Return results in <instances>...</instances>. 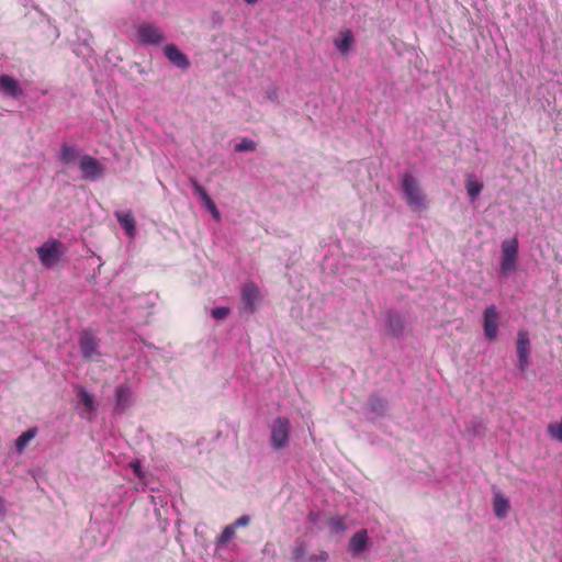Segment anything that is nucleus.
<instances>
[{
	"instance_id": "nucleus-26",
	"label": "nucleus",
	"mask_w": 562,
	"mask_h": 562,
	"mask_svg": "<svg viewBox=\"0 0 562 562\" xmlns=\"http://www.w3.org/2000/svg\"><path fill=\"white\" fill-rule=\"evenodd\" d=\"M465 189L471 199H475L483 189V183L471 178L465 181Z\"/></svg>"
},
{
	"instance_id": "nucleus-24",
	"label": "nucleus",
	"mask_w": 562,
	"mask_h": 562,
	"mask_svg": "<svg viewBox=\"0 0 562 562\" xmlns=\"http://www.w3.org/2000/svg\"><path fill=\"white\" fill-rule=\"evenodd\" d=\"M369 406L372 412L376 414H384L387 408V402L382 397L372 396L369 400Z\"/></svg>"
},
{
	"instance_id": "nucleus-30",
	"label": "nucleus",
	"mask_w": 562,
	"mask_h": 562,
	"mask_svg": "<svg viewBox=\"0 0 562 562\" xmlns=\"http://www.w3.org/2000/svg\"><path fill=\"white\" fill-rule=\"evenodd\" d=\"M229 308L228 307H215L212 310V316L215 319H225L229 315Z\"/></svg>"
},
{
	"instance_id": "nucleus-4",
	"label": "nucleus",
	"mask_w": 562,
	"mask_h": 562,
	"mask_svg": "<svg viewBox=\"0 0 562 562\" xmlns=\"http://www.w3.org/2000/svg\"><path fill=\"white\" fill-rule=\"evenodd\" d=\"M79 347L83 359L88 362L94 361L100 356V340L93 335V333L90 329H85L80 334Z\"/></svg>"
},
{
	"instance_id": "nucleus-10",
	"label": "nucleus",
	"mask_w": 562,
	"mask_h": 562,
	"mask_svg": "<svg viewBox=\"0 0 562 562\" xmlns=\"http://www.w3.org/2000/svg\"><path fill=\"white\" fill-rule=\"evenodd\" d=\"M259 297V288L252 283L248 282L244 284L241 289V303L243 310L247 313H254L256 310V301Z\"/></svg>"
},
{
	"instance_id": "nucleus-5",
	"label": "nucleus",
	"mask_w": 562,
	"mask_h": 562,
	"mask_svg": "<svg viewBox=\"0 0 562 562\" xmlns=\"http://www.w3.org/2000/svg\"><path fill=\"white\" fill-rule=\"evenodd\" d=\"M516 352L518 358L517 367L521 372H525L530 366V339L529 333L520 329L517 333Z\"/></svg>"
},
{
	"instance_id": "nucleus-17",
	"label": "nucleus",
	"mask_w": 562,
	"mask_h": 562,
	"mask_svg": "<svg viewBox=\"0 0 562 562\" xmlns=\"http://www.w3.org/2000/svg\"><path fill=\"white\" fill-rule=\"evenodd\" d=\"M493 509H494V514L496 517H498V518L506 517L510 509L508 499L505 496H503L501 493H497L494 496Z\"/></svg>"
},
{
	"instance_id": "nucleus-18",
	"label": "nucleus",
	"mask_w": 562,
	"mask_h": 562,
	"mask_svg": "<svg viewBox=\"0 0 562 562\" xmlns=\"http://www.w3.org/2000/svg\"><path fill=\"white\" fill-rule=\"evenodd\" d=\"M115 217L117 222L122 225V227L126 231L130 236H133L135 233V220L131 212L115 213Z\"/></svg>"
},
{
	"instance_id": "nucleus-8",
	"label": "nucleus",
	"mask_w": 562,
	"mask_h": 562,
	"mask_svg": "<svg viewBox=\"0 0 562 562\" xmlns=\"http://www.w3.org/2000/svg\"><path fill=\"white\" fill-rule=\"evenodd\" d=\"M79 167L83 177L91 181L99 179L104 173L102 164L97 158L89 155H83L80 158Z\"/></svg>"
},
{
	"instance_id": "nucleus-9",
	"label": "nucleus",
	"mask_w": 562,
	"mask_h": 562,
	"mask_svg": "<svg viewBox=\"0 0 562 562\" xmlns=\"http://www.w3.org/2000/svg\"><path fill=\"white\" fill-rule=\"evenodd\" d=\"M499 313L495 305H490L483 313V329L487 339L494 340L498 331Z\"/></svg>"
},
{
	"instance_id": "nucleus-6",
	"label": "nucleus",
	"mask_w": 562,
	"mask_h": 562,
	"mask_svg": "<svg viewBox=\"0 0 562 562\" xmlns=\"http://www.w3.org/2000/svg\"><path fill=\"white\" fill-rule=\"evenodd\" d=\"M518 255V241L516 238L506 239L502 243L501 269L503 273H508L515 269Z\"/></svg>"
},
{
	"instance_id": "nucleus-33",
	"label": "nucleus",
	"mask_w": 562,
	"mask_h": 562,
	"mask_svg": "<svg viewBox=\"0 0 562 562\" xmlns=\"http://www.w3.org/2000/svg\"><path fill=\"white\" fill-rule=\"evenodd\" d=\"M131 467H132V469H133L134 473H135L138 477H140V476H142V467H140V463H139V462H133V463L131 464Z\"/></svg>"
},
{
	"instance_id": "nucleus-31",
	"label": "nucleus",
	"mask_w": 562,
	"mask_h": 562,
	"mask_svg": "<svg viewBox=\"0 0 562 562\" xmlns=\"http://www.w3.org/2000/svg\"><path fill=\"white\" fill-rule=\"evenodd\" d=\"M329 559L326 551H321L317 554H311L305 559V562H327Z\"/></svg>"
},
{
	"instance_id": "nucleus-22",
	"label": "nucleus",
	"mask_w": 562,
	"mask_h": 562,
	"mask_svg": "<svg viewBox=\"0 0 562 562\" xmlns=\"http://www.w3.org/2000/svg\"><path fill=\"white\" fill-rule=\"evenodd\" d=\"M291 553L294 562H305L306 546L304 541L296 539Z\"/></svg>"
},
{
	"instance_id": "nucleus-7",
	"label": "nucleus",
	"mask_w": 562,
	"mask_h": 562,
	"mask_svg": "<svg viewBox=\"0 0 562 562\" xmlns=\"http://www.w3.org/2000/svg\"><path fill=\"white\" fill-rule=\"evenodd\" d=\"M136 32L139 41L146 45H159L165 40L161 31L151 23L144 22L139 24Z\"/></svg>"
},
{
	"instance_id": "nucleus-2",
	"label": "nucleus",
	"mask_w": 562,
	"mask_h": 562,
	"mask_svg": "<svg viewBox=\"0 0 562 562\" xmlns=\"http://www.w3.org/2000/svg\"><path fill=\"white\" fill-rule=\"evenodd\" d=\"M66 248L64 245L57 239H49L45 241L42 246L36 249L41 263L45 268H52L56 266L63 255L65 254Z\"/></svg>"
},
{
	"instance_id": "nucleus-27",
	"label": "nucleus",
	"mask_w": 562,
	"mask_h": 562,
	"mask_svg": "<svg viewBox=\"0 0 562 562\" xmlns=\"http://www.w3.org/2000/svg\"><path fill=\"white\" fill-rule=\"evenodd\" d=\"M547 430L552 439L562 442V418L559 422L550 423Z\"/></svg>"
},
{
	"instance_id": "nucleus-29",
	"label": "nucleus",
	"mask_w": 562,
	"mask_h": 562,
	"mask_svg": "<svg viewBox=\"0 0 562 562\" xmlns=\"http://www.w3.org/2000/svg\"><path fill=\"white\" fill-rule=\"evenodd\" d=\"M256 149V143L251 139L244 138L235 147L236 151H252Z\"/></svg>"
},
{
	"instance_id": "nucleus-25",
	"label": "nucleus",
	"mask_w": 562,
	"mask_h": 562,
	"mask_svg": "<svg viewBox=\"0 0 562 562\" xmlns=\"http://www.w3.org/2000/svg\"><path fill=\"white\" fill-rule=\"evenodd\" d=\"M236 536V528L229 524L227 525L221 535L216 538V544L222 546L229 542Z\"/></svg>"
},
{
	"instance_id": "nucleus-15",
	"label": "nucleus",
	"mask_w": 562,
	"mask_h": 562,
	"mask_svg": "<svg viewBox=\"0 0 562 562\" xmlns=\"http://www.w3.org/2000/svg\"><path fill=\"white\" fill-rule=\"evenodd\" d=\"M368 532L366 529L357 531L349 540V551L353 554H360L368 544Z\"/></svg>"
},
{
	"instance_id": "nucleus-12",
	"label": "nucleus",
	"mask_w": 562,
	"mask_h": 562,
	"mask_svg": "<svg viewBox=\"0 0 562 562\" xmlns=\"http://www.w3.org/2000/svg\"><path fill=\"white\" fill-rule=\"evenodd\" d=\"M164 54L166 58L178 68L188 69L190 67L188 57L175 44L166 45Z\"/></svg>"
},
{
	"instance_id": "nucleus-1",
	"label": "nucleus",
	"mask_w": 562,
	"mask_h": 562,
	"mask_svg": "<svg viewBox=\"0 0 562 562\" xmlns=\"http://www.w3.org/2000/svg\"><path fill=\"white\" fill-rule=\"evenodd\" d=\"M401 184L405 202L412 210L425 211L428 209L426 194L422 190L418 180L412 173H404Z\"/></svg>"
},
{
	"instance_id": "nucleus-20",
	"label": "nucleus",
	"mask_w": 562,
	"mask_h": 562,
	"mask_svg": "<svg viewBox=\"0 0 562 562\" xmlns=\"http://www.w3.org/2000/svg\"><path fill=\"white\" fill-rule=\"evenodd\" d=\"M387 328L392 335L398 336L403 333L404 325L400 315L390 313L386 319Z\"/></svg>"
},
{
	"instance_id": "nucleus-32",
	"label": "nucleus",
	"mask_w": 562,
	"mask_h": 562,
	"mask_svg": "<svg viewBox=\"0 0 562 562\" xmlns=\"http://www.w3.org/2000/svg\"><path fill=\"white\" fill-rule=\"evenodd\" d=\"M250 524V517L247 515H243L238 517L232 525L237 529L239 527H246Z\"/></svg>"
},
{
	"instance_id": "nucleus-3",
	"label": "nucleus",
	"mask_w": 562,
	"mask_h": 562,
	"mask_svg": "<svg viewBox=\"0 0 562 562\" xmlns=\"http://www.w3.org/2000/svg\"><path fill=\"white\" fill-rule=\"evenodd\" d=\"M290 422L285 417H278L271 427V445L279 450L289 446Z\"/></svg>"
},
{
	"instance_id": "nucleus-19",
	"label": "nucleus",
	"mask_w": 562,
	"mask_h": 562,
	"mask_svg": "<svg viewBox=\"0 0 562 562\" xmlns=\"http://www.w3.org/2000/svg\"><path fill=\"white\" fill-rule=\"evenodd\" d=\"M79 156V150L74 147L69 146L68 144H63L60 147V161L64 165H70L74 162Z\"/></svg>"
},
{
	"instance_id": "nucleus-11",
	"label": "nucleus",
	"mask_w": 562,
	"mask_h": 562,
	"mask_svg": "<svg viewBox=\"0 0 562 562\" xmlns=\"http://www.w3.org/2000/svg\"><path fill=\"white\" fill-rule=\"evenodd\" d=\"M190 182L192 184L194 193L200 196L202 204L209 210V212L216 221H220V211L217 210L215 203L209 195L207 191L199 183V181L195 178H191Z\"/></svg>"
},
{
	"instance_id": "nucleus-23",
	"label": "nucleus",
	"mask_w": 562,
	"mask_h": 562,
	"mask_svg": "<svg viewBox=\"0 0 562 562\" xmlns=\"http://www.w3.org/2000/svg\"><path fill=\"white\" fill-rule=\"evenodd\" d=\"M78 397L81 404L86 407L87 412H93L95 409V403L93 396L86 391L85 389H80L78 391Z\"/></svg>"
},
{
	"instance_id": "nucleus-16",
	"label": "nucleus",
	"mask_w": 562,
	"mask_h": 562,
	"mask_svg": "<svg viewBox=\"0 0 562 562\" xmlns=\"http://www.w3.org/2000/svg\"><path fill=\"white\" fill-rule=\"evenodd\" d=\"M353 44V34L350 30H341L339 37L334 41L335 47L342 54L347 55Z\"/></svg>"
},
{
	"instance_id": "nucleus-13",
	"label": "nucleus",
	"mask_w": 562,
	"mask_h": 562,
	"mask_svg": "<svg viewBox=\"0 0 562 562\" xmlns=\"http://www.w3.org/2000/svg\"><path fill=\"white\" fill-rule=\"evenodd\" d=\"M0 91L12 98H18L22 94V89L18 81L9 75L0 76Z\"/></svg>"
},
{
	"instance_id": "nucleus-14",
	"label": "nucleus",
	"mask_w": 562,
	"mask_h": 562,
	"mask_svg": "<svg viewBox=\"0 0 562 562\" xmlns=\"http://www.w3.org/2000/svg\"><path fill=\"white\" fill-rule=\"evenodd\" d=\"M116 412H124L132 403V391L127 385H119L115 390Z\"/></svg>"
},
{
	"instance_id": "nucleus-34",
	"label": "nucleus",
	"mask_w": 562,
	"mask_h": 562,
	"mask_svg": "<svg viewBox=\"0 0 562 562\" xmlns=\"http://www.w3.org/2000/svg\"><path fill=\"white\" fill-rule=\"evenodd\" d=\"M245 2H247L248 4H255L257 3L259 0H244Z\"/></svg>"
},
{
	"instance_id": "nucleus-21",
	"label": "nucleus",
	"mask_w": 562,
	"mask_h": 562,
	"mask_svg": "<svg viewBox=\"0 0 562 562\" xmlns=\"http://www.w3.org/2000/svg\"><path fill=\"white\" fill-rule=\"evenodd\" d=\"M37 434L36 428H30L26 431L22 432L15 440V447L18 451L22 452L27 443L35 438Z\"/></svg>"
},
{
	"instance_id": "nucleus-28",
	"label": "nucleus",
	"mask_w": 562,
	"mask_h": 562,
	"mask_svg": "<svg viewBox=\"0 0 562 562\" xmlns=\"http://www.w3.org/2000/svg\"><path fill=\"white\" fill-rule=\"evenodd\" d=\"M328 526L333 533H342L347 529L344 517L331 518Z\"/></svg>"
}]
</instances>
